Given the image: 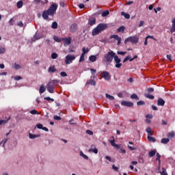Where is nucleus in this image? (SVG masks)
Wrapping results in <instances>:
<instances>
[{
  "label": "nucleus",
  "mask_w": 175,
  "mask_h": 175,
  "mask_svg": "<svg viewBox=\"0 0 175 175\" xmlns=\"http://www.w3.org/2000/svg\"><path fill=\"white\" fill-rule=\"evenodd\" d=\"M112 139L113 140L110 141L111 146L118 149L121 148V145H118L117 144H116V139H114V137H112Z\"/></svg>",
  "instance_id": "f8f14e48"
},
{
  "label": "nucleus",
  "mask_w": 175,
  "mask_h": 175,
  "mask_svg": "<svg viewBox=\"0 0 175 175\" xmlns=\"http://www.w3.org/2000/svg\"><path fill=\"white\" fill-rule=\"evenodd\" d=\"M121 14L122 16H124V17L127 20H129V18H131V15H129V14L125 13V12H122Z\"/></svg>",
  "instance_id": "b1692460"
},
{
  "label": "nucleus",
  "mask_w": 175,
  "mask_h": 175,
  "mask_svg": "<svg viewBox=\"0 0 175 175\" xmlns=\"http://www.w3.org/2000/svg\"><path fill=\"white\" fill-rule=\"evenodd\" d=\"M9 120H10V116L5 118L4 120H0V125H5V124H8Z\"/></svg>",
  "instance_id": "a211bd4d"
},
{
  "label": "nucleus",
  "mask_w": 175,
  "mask_h": 175,
  "mask_svg": "<svg viewBox=\"0 0 175 175\" xmlns=\"http://www.w3.org/2000/svg\"><path fill=\"white\" fill-rule=\"evenodd\" d=\"M85 52L82 53L79 59V62H83V61L85 59Z\"/></svg>",
  "instance_id": "bb28decb"
},
{
  "label": "nucleus",
  "mask_w": 175,
  "mask_h": 175,
  "mask_svg": "<svg viewBox=\"0 0 175 175\" xmlns=\"http://www.w3.org/2000/svg\"><path fill=\"white\" fill-rule=\"evenodd\" d=\"M114 61L116 62V68H120V66H122V64H121V59L118 57V55L115 53V56H113Z\"/></svg>",
  "instance_id": "6e6552de"
},
{
  "label": "nucleus",
  "mask_w": 175,
  "mask_h": 175,
  "mask_svg": "<svg viewBox=\"0 0 175 175\" xmlns=\"http://www.w3.org/2000/svg\"><path fill=\"white\" fill-rule=\"evenodd\" d=\"M109 39H114L115 40L118 41V46H120V44H121V38L120 36H118V35L114 34V35H111L109 37Z\"/></svg>",
  "instance_id": "9d476101"
},
{
  "label": "nucleus",
  "mask_w": 175,
  "mask_h": 175,
  "mask_svg": "<svg viewBox=\"0 0 175 175\" xmlns=\"http://www.w3.org/2000/svg\"><path fill=\"white\" fill-rule=\"evenodd\" d=\"M119 152L120 154H126V150H125V149L121 148V145H120V149L119 150Z\"/></svg>",
  "instance_id": "de8ad7c7"
},
{
  "label": "nucleus",
  "mask_w": 175,
  "mask_h": 175,
  "mask_svg": "<svg viewBox=\"0 0 175 175\" xmlns=\"http://www.w3.org/2000/svg\"><path fill=\"white\" fill-rule=\"evenodd\" d=\"M76 59V56L74 55H67L66 56L65 64L66 65H70L73 61Z\"/></svg>",
  "instance_id": "39448f33"
},
{
  "label": "nucleus",
  "mask_w": 175,
  "mask_h": 175,
  "mask_svg": "<svg viewBox=\"0 0 175 175\" xmlns=\"http://www.w3.org/2000/svg\"><path fill=\"white\" fill-rule=\"evenodd\" d=\"M124 30H125V27L122 26L117 29V31L118 32H124Z\"/></svg>",
  "instance_id": "c03bdc74"
},
{
  "label": "nucleus",
  "mask_w": 175,
  "mask_h": 175,
  "mask_svg": "<svg viewBox=\"0 0 175 175\" xmlns=\"http://www.w3.org/2000/svg\"><path fill=\"white\" fill-rule=\"evenodd\" d=\"M147 92H148V94H151V92H154V88H148Z\"/></svg>",
  "instance_id": "603ef678"
},
{
  "label": "nucleus",
  "mask_w": 175,
  "mask_h": 175,
  "mask_svg": "<svg viewBox=\"0 0 175 175\" xmlns=\"http://www.w3.org/2000/svg\"><path fill=\"white\" fill-rule=\"evenodd\" d=\"M79 155H80L81 157H83L84 159L88 160V156L84 154V153L83 152V151H81V152H80Z\"/></svg>",
  "instance_id": "58836bf2"
},
{
  "label": "nucleus",
  "mask_w": 175,
  "mask_h": 175,
  "mask_svg": "<svg viewBox=\"0 0 175 175\" xmlns=\"http://www.w3.org/2000/svg\"><path fill=\"white\" fill-rule=\"evenodd\" d=\"M62 40L64 44V46H69L70 43H72V37L62 38Z\"/></svg>",
  "instance_id": "1a4fd4ad"
},
{
  "label": "nucleus",
  "mask_w": 175,
  "mask_h": 175,
  "mask_svg": "<svg viewBox=\"0 0 175 175\" xmlns=\"http://www.w3.org/2000/svg\"><path fill=\"white\" fill-rule=\"evenodd\" d=\"M96 24V19L95 18H90L88 19V25L90 27H92V25H95Z\"/></svg>",
  "instance_id": "ddd939ff"
},
{
  "label": "nucleus",
  "mask_w": 175,
  "mask_h": 175,
  "mask_svg": "<svg viewBox=\"0 0 175 175\" xmlns=\"http://www.w3.org/2000/svg\"><path fill=\"white\" fill-rule=\"evenodd\" d=\"M129 42H131L133 44H136V43H139V38H137L136 36H131L124 40V43L126 44V43H128Z\"/></svg>",
  "instance_id": "423d86ee"
},
{
  "label": "nucleus",
  "mask_w": 175,
  "mask_h": 175,
  "mask_svg": "<svg viewBox=\"0 0 175 175\" xmlns=\"http://www.w3.org/2000/svg\"><path fill=\"white\" fill-rule=\"evenodd\" d=\"M161 175H167V172H166V169L163 167V171L160 172Z\"/></svg>",
  "instance_id": "09e8293b"
},
{
  "label": "nucleus",
  "mask_w": 175,
  "mask_h": 175,
  "mask_svg": "<svg viewBox=\"0 0 175 175\" xmlns=\"http://www.w3.org/2000/svg\"><path fill=\"white\" fill-rule=\"evenodd\" d=\"M131 99H135V100H139V96H137V94H133L131 96Z\"/></svg>",
  "instance_id": "2f4dec72"
},
{
  "label": "nucleus",
  "mask_w": 175,
  "mask_h": 175,
  "mask_svg": "<svg viewBox=\"0 0 175 175\" xmlns=\"http://www.w3.org/2000/svg\"><path fill=\"white\" fill-rule=\"evenodd\" d=\"M14 80H16V81H18V80H23V77L20 76H16L14 77Z\"/></svg>",
  "instance_id": "4d7b16f0"
},
{
  "label": "nucleus",
  "mask_w": 175,
  "mask_h": 175,
  "mask_svg": "<svg viewBox=\"0 0 175 175\" xmlns=\"http://www.w3.org/2000/svg\"><path fill=\"white\" fill-rule=\"evenodd\" d=\"M145 98H148V99H154V96L150 94H146L144 95Z\"/></svg>",
  "instance_id": "4c0bfd02"
},
{
  "label": "nucleus",
  "mask_w": 175,
  "mask_h": 175,
  "mask_svg": "<svg viewBox=\"0 0 175 175\" xmlns=\"http://www.w3.org/2000/svg\"><path fill=\"white\" fill-rule=\"evenodd\" d=\"M51 28H53V29H57L58 28V23H57V22H53Z\"/></svg>",
  "instance_id": "473e14b6"
},
{
  "label": "nucleus",
  "mask_w": 175,
  "mask_h": 175,
  "mask_svg": "<svg viewBox=\"0 0 175 175\" xmlns=\"http://www.w3.org/2000/svg\"><path fill=\"white\" fill-rule=\"evenodd\" d=\"M129 59L130 60L131 59V55H128L127 57H126L124 60H123V62H126V61H129Z\"/></svg>",
  "instance_id": "052dcab7"
},
{
  "label": "nucleus",
  "mask_w": 175,
  "mask_h": 175,
  "mask_svg": "<svg viewBox=\"0 0 175 175\" xmlns=\"http://www.w3.org/2000/svg\"><path fill=\"white\" fill-rule=\"evenodd\" d=\"M116 55V53L113 51H109L107 54L104 55V61L109 62V64L113 62V59Z\"/></svg>",
  "instance_id": "20e7f679"
},
{
  "label": "nucleus",
  "mask_w": 175,
  "mask_h": 175,
  "mask_svg": "<svg viewBox=\"0 0 175 175\" xmlns=\"http://www.w3.org/2000/svg\"><path fill=\"white\" fill-rule=\"evenodd\" d=\"M137 106H144L146 105V103L143 100H139L137 102Z\"/></svg>",
  "instance_id": "ea45409f"
},
{
  "label": "nucleus",
  "mask_w": 175,
  "mask_h": 175,
  "mask_svg": "<svg viewBox=\"0 0 175 175\" xmlns=\"http://www.w3.org/2000/svg\"><path fill=\"white\" fill-rule=\"evenodd\" d=\"M8 140H9V139H8V138L3 139L2 142L0 143V146L3 143V147H5V144L6 143V142H8Z\"/></svg>",
  "instance_id": "3c124183"
},
{
  "label": "nucleus",
  "mask_w": 175,
  "mask_h": 175,
  "mask_svg": "<svg viewBox=\"0 0 175 175\" xmlns=\"http://www.w3.org/2000/svg\"><path fill=\"white\" fill-rule=\"evenodd\" d=\"M29 113L30 114H33V115L38 114V111L36 109H33L30 111Z\"/></svg>",
  "instance_id": "680f3d73"
},
{
  "label": "nucleus",
  "mask_w": 175,
  "mask_h": 175,
  "mask_svg": "<svg viewBox=\"0 0 175 175\" xmlns=\"http://www.w3.org/2000/svg\"><path fill=\"white\" fill-rule=\"evenodd\" d=\"M44 100H51V102H54V99L53 98H51L50 97H44Z\"/></svg>",
  "instance_id": "6e6d98bb"
},
{
  "label": "nucleus",
  "mask_w": 175,
  "mask_h": 175,
  "mask_svg": "<svg viewBox=\"0 0 175 175\" xmlns=\"http://www.w3.org/2000/svg\"><path fill=\"white\" fill-rule=\"evenodd\" d=\"M105 159H107V161H109V162H114L113 159H111V158L109 156H106L105 157Z\"/></svg>",
  "instance_id": "13d9d810"
},
{
  "label": "nucleus",
  "mask_w": 175,
  "mask_h": 175,
  "mask_svg": "<svg viewBox=\"0 0 175 175\" xmlns=\"http://www.w3.org/2000/svg\"><path fill=\"white\" fill-rule=\"evenodd\" d=\"M59 81L57 80L53 79L48 83L46 85V90L50 94H54L55 92V86L58 85Z\"/></svg>",
  "instance_id": "7ed1b4c3"
},
{
  "label": "nucleus",
  "mask_w": 175,
  "mask_h": 175,
  "mask_svg": "<svg viewBox=\"0 0 175 175\" xmlns=\"http://www.w3.org/2000/svg\"><path fill=\"white\" fill-rule=\"evenodd\" d=\"M148 142H152V143H155L157 142V139L154 137H151V135H148L147 137Z\"/></svg>",
  "instance_id": "5701e85b"
},
{
  "label": "nucleus",
  "mask_w": 175,
  "mask_h": 175,
  "mask_svg": "<svg viewBox=\"0 0 175 175\" xmlns=\"http://www.w3.org/2000/svg\"><path fill=\"white\" fill-rule=\"evenodd\" d=\"M109 14H110V12H109V10H107L102 13V17H106L107 16H109Z\"/></svg>",
  "instance_id": "a19ab883"
},
{
  "label": "nucleus",
  "mask_w": 175,
  "mask_h": 175,
  "mask_svg": "<svg viewBox=\"0 0 175 175\" xmlns=\"http://www.w3.org/2000/svg\"><path fill=\"white\" fill-rule=\"evenodd\" d=\"M156 157V161H159V165H161V154H159V153H157Z\"/></svg>",
  "instance_id": "e433bc0d"
},
{
  "label": "nucleus",
  "mask_w": 175,
  "mask_h": 175,
  "mask_svg": "<svg viewBox=\"0 0 175 175\" xmlns=\"http://www.w3.org/2000/svg\"><path fill=\"white\" fill-rule=\"evenodd\" d=\"M90 71H91L92 75H95V73H96V70H95L94 68H91Z\"/></svg>",
  "instance_id": "338daca9"
},
{
  "label": "nucleus",
  "mask_w": 175,
  "mask_h": 175,
  "mask_svg": "<svg viewBox=\"0 0 175 175\" xmlns=\"http://www.w3.org/2000/svg\"><path fill=\"white\" fill-rule=\"evenodd\" d=\"M35 3L37 5H46V3H49V1L44 0V1L42 0H34Z\"/></svg>",
  "instance_id": "4468645a"
},
{
  "label": "nucleus",
  "mask_w": 175,
  "mask_h": 175,
  "mask_svg": "<svg viewBox=\"0 0 175 175\" xmlns=\"http://www.w3.org/2000/svg\"><path fill=\"white\" fill-rule=\"evenodd\" d=\"M112 168L113 170H115V172H118V167H116V165H113Z\"/></svg>",
  "instance_id": "0e129e2a"
},
{
  "label": "nucleus",
  "mask_w": 175,
  "mask_h": 175,
  "mask_svg": "<svg viewBox=\"0 0 175 175\" xmlns=\"http://www.w3.org/2000/svg\"><path fill=\"white\" fill-rule=\"evenodd\" d=\"M169 142H170L169 138H163L161 141V143H162V144H167Z\"/></svg>",
  "instance_id": "4be33fe9"
},
{
  "label": "nucleus",
  "mask_w": 175,
  "mask_h": 175,
  "mask_svg": "<svg viewBox=\"0 0 175 175\" xmlns=\"http://www.w3.org/2000/svg\"><path fill=\"white\" fill-rule=\"evenodd\" d=\"M89 84H90V85H96V82L95 81V80L91 79L89 81Z\"/></svg>",
  "instance_id": "79ce46f5"
},
{
  "label": "nucleus",
  "mask_w": 175,
  "mask_h": 175,
  "mask_svg": "<svg viewBox=\"0 0 175 175\" xmlns=\"http://www.w3.org/2000/svg\"><path fill=\"white\" fill-rule=\"evenodd\" d=\"M53 40H55V42H57V43H61V42H62V38L57 36H53Z\"/></svg>",
  "instance_id": "412c9836"
},
{
  "label": "nucleus",
  "mask_w": 175,
  "mask_h": 175,
  "mask_svg": "<svg viewBox=\"0 0 175 175\" xmlns=\"http://www.w3.org/2000/svg\"><path fill=\"white\" fill-rule=\"evenodd\" d=\"M89 59L91 62H95V61H96V55H90Z\"/></svg>",
  "instance_id": "a878e982"
},
{
  "label": "nucleus",
  "mask_w": 175,
  "mask_h": 175,
  "mask_svg": "<svg viewBox=\"0 0 175 175\" xmlns=\"http://www.w3.org/2000/svg\"><path fill=\"white\" fill-rule=\"evenodd\" d=\"M51 58H52V59H57V58H58V54H57L55 53H53L51 54Z\"/></svg>",
  "instance_id": "37998d69"
},
{
  "label": "nucleus",
  "mask_w": 175,
  "mask_h": 175,
  "mask_svg": "<svg viewBox=\"0 0 175 175\" xmlns=\"http://www.w3.org/2000/svg\"><path fill=\"white\" fill-rule=\"evenodd\" d=\"M6 49L5 47H0V54H5Z\"/></svg>",
  "instance_id": "a18cd8bd"
},
{
  "label": "nucleus",
  "mask_w": 175,
  "mask_h": 175,
  "mask_svg": "<svg viewBox=\"0 0 175 175\" xmlns=\"http://www.w3.org/2000/svg\"><path fill=\"white\" fill-rule=\"evenodd\" d=\"M58 9V5L57 3H53L47 10H44L42 12V18L44 20H49V16H51L52 17L55 14Z\"/></svg>",
  "instance_id": "f257e3e1"
},
{
  "label": "nucleus",
  "mask_w": 175,
  "mask_h": 175,
  "mask_svg": "<svg viewBox=\"0 0 175 175\" xmlns=\"http://www.w3.org/2000/svg\"><path fill=\"white\" fill-rule=\"evenodd\" d=\"M146 132L148 133V136H152V133H154V131L150 127H147Z\"/></svg>",
  "instance_id": "aec40b11"
},
{
  "label": "nucleus",
  "mask_w": 175,
  "mask_h": 175,
  "mask_svg": "<svg viewBox=\"0 0 175 175\" xmlns=\"http://www.w3.org/2000/svg\"><path fill=\"white\" fill-rule=\"evenodd\" d=\"M70 32H76V31H77V24L74 23L71 25L70 27Z\"/></svg>",
  "instance_id": "dca6fc26"
},
{
  "label": "nucleus",
  "mask_w": 175,
  "mask_h": 175,
  "mask_svg": "<svg viewBox=\"0 0 175 175\" xmlns=\"http://www.w3.org/2000/svg\"><path fill=\"white\" fill-rule=\"evenodd\" d=\"M23 5H24V3H23V1H19L17 2V8L18 9H21L23 8Z\"/></svg>",
  "instance_id": "c756f323"
},
{
  "label": "nucleus",
  "mask_w": 175,
  "mask_h": 175,
  "mask_svg": "<svg viewBox=\"0 0 175 175\" xmlns=\"http://www.w3.org/2000/svg\"><path fill=\"white\" fill-rule=\"evenodd\" d=\"M155 154H157V151L151 150L150 152H149L148 155H149L150 158H152V157H154L155 155Z\"/></svg>",
  "instance_id": "c85d7f7f"
},
{
  "label": "nucleus",
  "mask_w": 175,
  "mask_h": 175,
  "mask_svg": "<svg viewBox=\"0 0 175 175\" xmlns=\"http://www.w3.org/2000/svg\"><path fill=\"white\" fill-rule=\"evenodd\" d=\"M36 127L38 128V129H43V124H36Z\"/></svg>",
  "instance_id": "5fc2aeb1"
},
{
  "label": "nucleus",
  "mask_w": 175,
  "mask_h": 175,
  "mask_svg": "<svg viewBox=\"0 0 175 175\" xmlns=\"http://www.w3.org/2000/svg\"><path fill=\"white\" fill-rule=\"evenodd\" d=\"M157 106H165V101L162 98H159L157 100Z\"/></svg>",
  "instance_id": "f3484780"
},
{
  "label": "nucleus",
  "mask_w": 175,
  "mask_h": 175,
  "mask_svg": "<svg viewBox=\"0 0 175 175\" xmlns=\"http://www.w3.org/2000/svg\"><path fill=\"white\" fill-rule=\"evenodd\" d=\"M100 76L103 79H105V80H107L109 81L111 79V76H110V73L107 71H103L101 74Z\"/></svg>",
  "instance_id": "0eeeda50"
},
{
  "label": "nucleus",
  "mask_w": 175,
  "mask_h": 175,
  "mask_svg": "<svg viewBox=\"0 0 175 175\" xmlns=\"http://www.w3.org/2000/svg\"><path fill=\"white\" fill-rule=\"evenodd\" d=\"M172 25L170 29V32L173 33V32H175V18L172 19Z\"/></svg>",
  "instance_id": "6ab92c4d"
},
{
  "label": "nucleus",
  "mask_w": 175,
  "mask_h": 175,
  "mask_svg": "<svg viewBox=\"0 0 175 175\" xmlns=\"http://www.w3.org/2000/svg\"><path fill=\"white\" fill-rule=\"evenodd\" d=\"M107 28V25L105 23H100L97 25L96 27L94 28L92 31V36H96L99 35L100 33L103 32Z\"/></svg>",
  "instance_id": "f03ea898"
},
{
  "label": "nucleus",
  "mask_w": 175,
  "mask_h": 175,
  "mask_svg": "<svg viewBox=\"0 0 175 175\" xmlns=\"http://www.w3.org/2000/svg\"><path fill=\"white\" fill-rule=\"evenodd\" d=\"M39 39H42V35L36 33L33 38L31 39L32 42H36V40H39Z\"/></svg>",
  "instance_id": "2eb2a0df"
},
{
  "label": "nucleus",
  "mask_w": 175,
  "mask_h": 175,
  "mask_svg": "<svg viewBox=\"0 0 175 175\" xmlns=\"http://www.w3.org/2000/svg\"><path fill=\"white\" fill-rule=\"evenodd\" d=\"M105 96H106L107 99H109V100H114V96H113L109 94H106Z\"/></svg>",
  "instance_id": "7c9ffc66"
},
{
  "label": "nucleus",
  "mask_w": 175,
  "mask_h": 175,
  "mask_svg": "<svg viewBox=\"0 0 175 175\" xmlns=\"http://www.w3.org/2000/svg\"><path fill=\"white\" fill-rule=\"evenodd\" d=\"M146 118H149V120H151L152 118V114H147L146 116Z\"/></svg>",
  "instance_id": "69168bd1"
},
{
  "label": "nucleus",
  "mask_w": 175,
  "mask_h": 175,
  "mask_svg": "<svg viewBox=\"0 0 175 175\" xmlns=\"http://www.w3.org/2000/svg\"><path fill=\"white\" fill-rule=\"evenodd\" d=\"M14 68L16 70H18V69H21V66H20V64H18L17 63H14Z\"/></svg>",
  "instance_id": "72a5a7b5"
},
{
  "label": "nucleus",
  "mask_w": 175,
  "mask_h": 175,
  "mask_svg": "<svg viewBox=\"0 0 175 175\" xmlns=\"http://www.w3.org/2000/svg\"><path fill=\"white\" fill-rule=\"evenodd\" d=\"M55 66H51L49 68L48 72L49 73H54V72H55Z\"/></svg>",
  "instance_id": "393cba45"
},
{
  "label": "nucleus",
  "mask_w": 175,
  "mask_h": 175,
  "mask_svg": "<svg viewBox=\"0 0 175 175\" xmlns=\"http://www.w3.org/2000/svg\"><path fill=\"white\" fill-rule=\"evenodd\" d=\"M46 91V88L44 85H41L39 90L40 94H43Z\"/></svg>",
  "instance_id": "cd10ccee"
},
{
  "label": "nucleus",
  "mask_w": 175,
  "mask_h": 175,
  "mask_svg": "<svg viewBox=\"0 0 175 175\" xmlns=\"http://www.w3.org/2000/svg\"><path fill=\"white\" fill-rule=\"evenodd\" d=\"M94 152V154H98V149L97 148H94V149H90L89 150V152Z\"/></svg>",
  "instance_id": "49530a36"
},
{
  "label": "nucleus",
  "mask_w": 175,
  "mask_h": 175,
  "mask_svg": "<svg viewBox=\"0 0 175 175\" xmlns=\"http://www.w3.org/2000/svg\"><path fill=\"white\" fill-rule=\"evenodd\" d=\"M82 53H85V54H87V53H88V51H90V49H88V48H87L86 49H85V47H83V49H82Z\"/></svg>",
  "instance_id": "8fccbe9b"
},
{
  "label": "nucleus",
  "mask_w": 175,
  "mask_h": 175,
  "mask_svg": "<svg viewBox=\"0 0 175 175\" xmlns=\"http://www.w3.org/2000/svg\"><path fill=\"white\" fill-rule=\"evenodd\" d=\"M39 136L40 135H36L35 134H31V133L29 134V139H36V137H39Z\"/></svg>",
  "instance_id": "c9c22d12"
},
{
  "label": "nucleus",
  "mask_w": 175,
  "mask_h": 175,
  "mask_svg": "<svg viewBox=\"0 0 175 175\" xmlns=\"http://www.w3.org/2000/svg\"><path fill=\"white\" fill-rule=\"evenodd\" d=\"M60 76H62V77H66L68 76V74H66V72H60Z\"/></svg>",
  "instance_id": "864d4df0"
},
{
  "label": "nucleus",
  "mask_w": 175,
  "mask_h": 175,
  "mask_svg": "<svg viewBox=\"0 0 175 175\" xmlns=\"http://www.w3.org/2000/svg\"><path fill=\"white\" fill-rule=\"evenodd\" d=\"M118 54H120V55H125V54H126V52L118 51Z\"/></svg>",
  "instance_id": "774afa93"
},
{
  "label": "nucleus",
  "mask_w": 175,
  "mask_h": 175,
  "mask_svg": "<svg viewBox=\"0 0 175 175\" xmlns=\"http://www.w3.org/2000/svg\"><path fill=\"white\" fill-rule=\"evenodd\" d=\"M86 133L90 135H94V132H92L91 130H86Z\"/></svg>",
  "instance_id": "e2e57ef3"
},
{
  "label": "nucleus",
  "mask_w": 175,
  "mask_h": 175,
  "mask_svg": "<svg viewBox=\"0 0 175 175\" xmlns=\"http://www.w3.org/2000/svg\"><path fill=\"white\" fill-rule=\"evenodd\" d=\"M54 120H55L56 121H59V120H61V116H53Z\"/></svg>",
  "instance_id": "bf43d9fd"
},
{
  "label": "nucleus",
  "mask_w": 175,
  "mask_h": 175,
  "mask_svg": "<svg viewBox=\"0 0 175 175\" xmlns=\"http://www.w3.org/2000/svg\"><path fill=\"white\" fill-rule=\"evenodd\" d=\"M121 105L122 106H126V107H133V103L129 101H122Z\"/></svg>",
  "instance_id": "9b49d317"
},
{
  "label": "nucleus",
  "mask_w": 175,
  "mask_h": 175,
  "mask_svg": "<svg viewBox=\"0 0 175 175\" xmlns=\"http://www.w3.org/2000/svg\"><path fill=\"white\" fill-rule=\"evenodd\" d=\"M174 135H175V133H174V131L170 132V133H168V134H167V137H168V139H172V138H173V137H174Z\"/></svg>",
  "instance_id": "f704fd0d"
}]
</instances>
